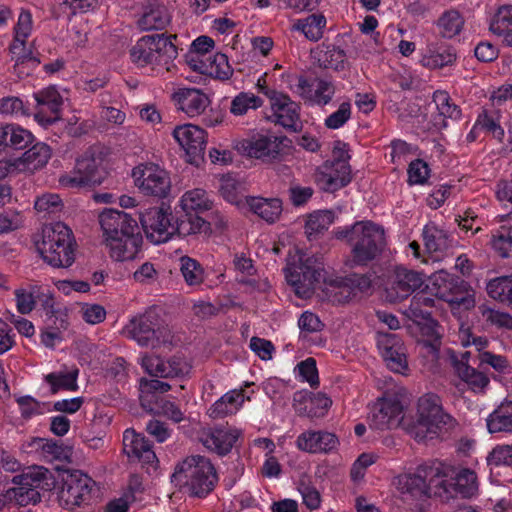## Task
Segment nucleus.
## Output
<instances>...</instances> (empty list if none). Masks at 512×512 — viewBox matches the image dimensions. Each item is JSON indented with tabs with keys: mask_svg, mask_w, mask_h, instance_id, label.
<instances>
[{
	"mask_svg": "<svg viewBox=\"0 0 512 512\" xmlns=\"http://www.w3.org/2000/svg\"><path fill=\"white\" fill-rule=\"evenodd\" d=\"M127 337L146 349L172 350L181 346L183 335L173 332L156 307L133 316L125 325Z\"/></svg>",
	"mask_w": 512,
	"mask_h": 512,
	"instance_id": "f257e3e1",
	"label": "nucleus"
},
{
	"mask_svg": "<svg viewBox=\"0 0 512 512\" xmlns=\"http://www.w3.org/2000/svg\"><path fill=\"white\" fill-rule=\"evenodd\" d=\"M337 238L346 239L350 255L345 264L349 268L368 266L386 247L385 231L371 221H359L337 232Z\"/></svg>",
	"mask_w": 512,
	"mask_h": 512,
	"instance_id": "f03ea898",
	"label": "nucleus"
},
{
	"mask_svg": "<svg viewBox=\"0 0 512 512\" xmlns=\"http://www.w3.org/2000/svg\"><path fill=\"white\" fill-rule=\"evenodd\" d=\"M454 424L452 416L444 411L439 396L426 393L418 398L415 415L407 418L404 429L420 442L438 437Z\"/></svg>",
	"mask_w": 512,
	"mask_h": 512,
	"instance_id": "7ed1b4c3",
	"label": "nucleus"
},
{
	"mask_svg": "<svg viewBox=\"0 0 512 512\" xmlns=\"http://www.w3.org/2000/svg\"><path fill=\"white\" fill-rule=\"evenodd\" d=\"M176 35L151 34L137 40L130 49V58L139 67H150L156 75L164 76L176 68L178 55L173 43Z\"/></svg>",
	"mask_w": 512,
	"mask_h": 512,
	"instance_id": "20e7f679",
	"label": "nucleus"
},
{
	"mask_svg": "<svg viewBox=\"0 0 512 512\" xmlns=\"http://www.w3.org/2000/svg\"><path fill=\"white\" fill-rule=\"evenodd\" d=\"M35 246L41 258L52 267L67 268L75 261L72 231L62 222L44 226Z\"/></svg>",
	"mask_w": 512,
	"mask_h": 512,
	"instance_id": "39448f33",
	"label": "nucleus"
},
{
	"mask_svg": "<svg viewBox=\"0 0 512 512\" xmlns=\"http://www.w3.org/2000/svg\"><path fill=\"white\" fill-rule=\"evenodd\" d=\"M173 481L196 497L206 496L216 483L211 462L203 456H190L180 463L172 476Z\"/></svg>",
	"mask_w": 512,
	"mask_h": 512,
	"instance_id": "423d86ee",
	"label": "nucleus"
},
{
	"mask_svg": "<svg viewBox=\"0 0 512 512\" xmlns=\"http://www.w3.org/2000/svg\"><path fill=\"white\" fill-rule=\"evenodd\" d=\"M406 391L402 387H395L379 397L371 406L368 416L369 426L375 430H389L397 428L407 421L405 409Z\"/></svg>",
	"mask_w": 512,
	"mask_h": 512,
	"instance_id": "0eeeda50",
	"label": "nucleus"
},
{
	"mask_svg": "<svg viewBox=\"0 0 512 512\" xmlns=\"http://www.w3.org/2000/svg\"><path fill=\"white\" fill-rule=\"evenodd\" d=\"M285 278L300 298H308L315 284L326 281L323 256L320 254L302 256L299 264H289L285 269Z\"/></svg>",
	"mask_w": 512,
	"mask_h": 512,
	"instance_id": "6e6552de",
	"label": "nucleus"
},
{
	"mask_svg": "<svg viewBox=\"0 0 512 512\" xmlns=\"http://www.w3.org/2000/svg\"><path fill=\"white\" fill-rule=\"evenodd\" d=\"M106 168L101 153L88 149L75 163L74 169L59 177L65 188H85L100 185L106 177Z\"/></svg>",
	"mask_w": 512,
	"mask_h": 512,
	"instance_id": "1a4fd4ad",
	"label": "nucleus"
},
{
	"mask_svg": "<svg viewBox=\"0 0 512 512\" xmlns=\"http://www.w3.org/2000/svg\"><path fill=\"white\" fill-rule=\"evenodd\" d=\"M433 486H439L441 495L455 491L463 497H472L478 491L477 476L468 468L437 463L431 471Z\"/></svg>",
	"mask_w": 512,
	"mask_h": 512,
	"instance_id": "9d476101",
	"label": "nucleus"
},
{
	"mask_svg": "<svg viewBox=\"0 0 512 512\" xmlns=\"http://www.w3.org/2000/svg\"><path fill=\"white\" fill-rule=\"evenodd\" d=\"M17 486L12 489V494L21 506L35 504L40 501V491H46L53 484L51 472L42 466L25 468L20 475L13 478Z\"/></svg>",
	"mask_w": 512,
	"mask_h": 512,
	"instance_id": "9b49d317",
	"label": "nucleus"
},
{
	"mask_svg": "<svg viewBox=\"0 0 512 512\" xmlns=\"http://www.w3.org/2000/svg\"><path fill=\"white\" fill-rule=\"evenodd\" d=\"M349 158L346 150L335 147L333 160H327L315 173L317 185L327 192H334L346 186L351 181Z\"/></svg>",
	"mask_w": 512,
	"mask_h": 512,
	"instance_id": "f8f14e48",
	"label": "nucleus"
},
{
	"mask_svg": "<svg viewBox=\"0 0 512 512\" xmlns=\"http://www.w3.org/2000/svg\"><path fill=\"white\" fill-rule=\"evenodd\" d=\"M139 219L146 237L154 244L164 243L174 235V217L169 208L149 207L140 212Z\"/></svg>",
	"mask_w": 512,
	"mask_h": 512,
	"instance_id": "ddd939ff",
	"label": "nucleus"
},
{
	"mask_svg": "<svg viewBox=\"0 0 512 512\" xmlns=\"http://www.w3.org/2000/svg\"><path fill=\"white\" fill-rule=\"evenodd\" d=\"M258 86L270 99L275 123L292 132L300 131L303 127L300 118V105L292 101L288 95L274 90H264L260 85V80Z\"/></svg>",
	"mask_w": 512,
	"mask_h": 512,
	"instance_id": "4468645a",
	"label": "nucleus"
},
{
	"mask_svg": "<svg viewBox=\"0 0 512 512\" xmlns=\"http://www.w3.org/2000/svg\"><path fill=\"white\" fill-rule=\"evenodd\" d=\"M132 176L136 186L145 195L164 198L171 188L168 173L158 165L145 164L133 169Z\"/></svg>",
	"mask_w": 512,
	"mask_h": 512,
	"instance_id": "2eb2a0df",
	"label": "nucleus"
},
{
	"mask_svg": "<svg viewBox=\"0 0 512 512\" xmlns=\"http://www.w3.org/2000/svg\"><path fill=\"white\" fill-rule=\"evenodd\" d=\"M141 366L151 376L174 377L189 374L192 365L179 354H144Z\"/></svg>",
	"mask_w": 512,
	"mask_h": 512,
	"instance_id": "dca6fc26",
	"label": "nucleus"
},
{
	"mask_svg": "<svg viewBox=\"0 0 512 512\" xmlns=\"http://www.w3.org/2000/svg\"><path fill=\"white\" fill-rule=\"evenodd\" d=\"M93 480L81 471L67 473L58 491L60 506L72 510L81 505L90 493Z\"/></svg>",
	"mask_w": 512,
	"mask_h": 512,
	"instance_id": "f3484780",
	"label": "nucleus"
},
{
	"mask_svg": "<svg viewBox=\"0 0 512 512\" xmlns=\"http://www.w3.org/2000/svg\"><path fill=\"white\" fill-rule=\"evenodd\" d=\"M435 467L430 466L418 470L416 474H403L397 477V490L404 501L416 499L422 495L434 494L441 496L439 486H433L431 482V471Z\"/></svg>",
	"mask_w": 512,
	"mask_h": 512,
	"instance_id": "a211bd4d",
	"label": "nucleus"
},
{
	"mask_svg": "<svg viewBox=\"0 0 512 512\" xmlns=\"http://www.w3.org/2000/svg\"><path fill=\"white\" fill-rule=\"evenodd\" d=\"M284 140L285 138L274 134L258 133L242 140L238 144V150L249 157L271 161L281 153Z\"/></svg>",
	"mask_w": 512,
	"mask_h": 512,
	"instance_id": "6ab92c4d",
	"label": "nucleus"
},
{
	"mask_svg": "<svg viewBox=\"0 0 512 512\" xmlns=\"http://www.w3.org/2000/svg\"><path fill=\"white\" fill-rule=\"evenodd\" d=\"M173 137L184 149L191 164L198 165L203 160L206 132L202 128L192 124L177 126L173 131Z\"/></svg>",
	"mask_w": 512,
	"mask_h": 512,
	"instance_id": "aec40b11",
	"label": "nucleus"
},
{
	"mask_svg": "<svg viewBox=\"0 0 512 512\" xmlns=\"http://www.w3.org/2000/svg\"><path fill=\"white\" fill-rule=\"evenodd\" d=\"M424 283V275L415 270L403 266L395 268L389 287L387 298L391 302H397L409 297L415 290L421 288Z\"/></svg>",
	"mask_w": 512,
	"mask_h": 512,
	"instance_id": "412c9836",
	"label": "nucleus"
},
{
	"mask_svg": "<svg viewBox=\"0 0 512 512\" xmlns=\"http://www.w3.org/2000/svg\"><path fill=\"white\" fill-rule=\"evenodd\" d=\"M99 223L105 242L119 236L140 232L137 221L123 211L106 209L99 215Z\"/></svg>",
	"mask_w": 512,
	"mask_h": 512,
	"instance_id": "4be33fe9",
	"label": "nucleus"
},
{
	"mask_svg": "<svg viewBox=\"0 0 512 512\" xmlns=\"http://www.w3.org/2000/svg\"><path fill=\"white\" fill-rule=\"evenodd\" d=\"M294 92L311 105L323 107L332 101L336 87L326 79H316L310 83L307 78L300 76L294 85Z\"/></svg>",
	"mask_w": 512,
	"mask_h": 512,
	"instance_id": "5701e85b",
	"label": "nucleus"
},
{
	"mask_svg": "<svg viewBox=\"0 0 512 512\" xmlns=\"http://www.w3.org/2000/svg\"><path fill=\"white\" fill-rule=\"evenodd\" d=\"M37 102L35 119L43 126L50 125L60 119L63 100L54 87L45 88L34 94Z\"/></svg>",
	"mask_w": 512,
	"mask_h": 512,
	"instance_id": "b1692460",
	"label": "nucleus"
},
{
	"mask_svg": "<svg viewBox=\"0 0 512 512\" xmlns=\"http://www.w3.org/2000/svg\"><path fill=\"white\" fill-rule=\"evenodd\" d=\"M172 100L179 110L189 117L202 114L210 104L208 96L197 88L179 87L172 94Z\"/></svg>",
	"mask_w": 512,
	"mask_h": 512,
	"instance_id": "393cba45",
	"label": "nucleus"
},
{
	"mask_svg": "<svg viewBox=\"0 0 512 512\" xmlns=\"http://www.w3.org/2000/svg\"><path fill=\"white\" fill-rule=\"evenodd\" d=\"M331 404V399L323 393L300 391L294 395L293 406L296 413L308 418L323 417Z\"/></svg>",
	"mask_w": 512,
	"mask_h": 512,
	"instance_id": "a878e982",
	"label": "nucleus"
},
{
	"mask_svg": "<svg viewBox=\"0 0 512 512\" xmlns=\"http://www.w3.org/2000/svg\"><path fill=\"white\" fill-rule=\"evenodd\" d=\"M469 354H451L450 361L455 374L470 390L482 393L489 384V378L468 364Z\"/></svg>",
	"mask_w": 512,
	"mask_h": 512,
	"instance_id": "bb28decb",
	"label": "nucleus"
},
{
	"mask_svg": "<svg viewBox=\"0 0 512 512\" xmlns=\"http://www.w3.org/2000/svg\"><path fill=\"white\" fill-rule=\"evenodd\" d=\"M123 450L131 461H139L143 464H153L157 461L150 443L133 429L125 430L123 434Z\"/></svg>",
	"mask_w": 512,
	"mask_h": 512,
	"instance_id": "cd10ccee",
	"label": "nucleus"
},
{
	"mask_svg": "<svg viewBox=\"0 0 512 512\" xmlns=\"http://www.w3.org/2000/svg\"><path fill=\"white\" fill-rule=\"evenodd\" d=\"M241 434V430L237 428L222 427L204 431L200 440L207 449L225 455L232 449Z\"/></svg>",
	"mask_w": 512,
	"mask_h": 512,
	"instance_id": "c85d7f7f",
	"label": "nucleus"
},
{
	"mask_svg": "<svg viewBox=\"0 0 512 512\" xmlns=\"http://www.w3.org/2000/svg\"><path fill=\"white\" fill-rule=\"evenodd\" d=\"M338 439L326 431H305L296 440V447L308 453H327L336 449Z\"/></svg>",
	"mask_w": 512,
	"mask_h": 512,
	"instance_id": "c756f323",
	"label": "nucleus"
},
{
	"mask_svg": "<svg viewBox=\"0 0 512 512\" xmlns=\"http://www.w3.org/2000/svg\"><path fill=\"white\" fill-rule=\"evenodd\" d=\"M251 396L244 389H233L225 393L208 410L211 418L219 419L236 414Z\"/></svg>",
	"mask_w": 512,
	"mask_h": 512,
	"instance_id": "7c9ffc66",
	"label": "nucleus"
},
{
	"mask_svg": "<svg viewBox=\"0 0 512 512\" xmlns=\"http://www.w3.org/2000/svg\"><path fill=\"white\" fill-rule=\"evenodd\" d=\"M142 236L140 232H134L127 236H119L105 244L109 248L110 257L116 261L132 260L138 254L142 245Z\"/></svg>",
	"mask_w": 512,
	"mask_h": 512,
	"instance_id": "2f4dec72",
	"label": "nucleus"
},
{
	"mask_svg": "<svg viewBox=\"0 0 512 512\" xmlns=\"http://www.w3.org/2000/svg\"><path fill=\"white\" fill-rule=\"evenodd\" d=\"M51 148L45 143H36L16 159L18 172H34L44 167L51 158Z\"/></svg>",
	"mask_w": 512,
	"mask_h": 512,
	"instance_id": "473e14b6",
	"label": "nucleus"
},
{
	"mask_svg": "<svg viewBox=\"0 0 512 512\" xmlns=\"http://www.w3.org/2000/svg\"><path fill=\"white\" fill-rule=\"evenodd\" d=\"M313 59L318 66L324 69H333L334 71L345 70L348 66L347 56L343 49L334 45H328L317 48L312 51Z\"/></svg>",
	"mask_w": 512,
	"mask_h": 512,
	"instance_id": "72a5a7b5",
	"label": "nucleus"
},
{
	"mask_svg": "<svg viewBox=\"0 0 512 512\" xmlns=\"http://www.w3.org/2000/svg\"><path fill=\"white\" fill-rule=\"evenodd\" d=\"M244 201L250 211L269 223L275 222L282 212V202L277 198L245 197Z\"/></svg>",
	"mask_w": 512,
	"mask_h": 512,
	"instance_id": "f704fd0d",
	"label": "nucleus"
},
{
	"mask_svg": "<svg viewBox=\"0 0 512 512\" xmlns=\"http://www.w3.org/2000/svg\"><path fill=\"white\" fill-rule=\"evenodd\" d=\"M456 51L445 43H430L427 53L423 58L425 66L432 69H439L452 65L456 61Z\"/></svg>",
	"mask_w": 512,
	"mask_h": 512,
	"instance_id": "c9c22d12",
	"label": "nucleus"
},
{
	"mask_svg": "<svg viewBox=\"0 0 512 512\" xmlns=\"http://www.w3.org/2000/svg\"><path fill=\"white\" fill-rule=\"evenodd\" d=\"M33 139L32 133L20 126L7 124L0 127V150L6 147L24 149Z\"/></svg>",
	"mask_w": 512,
	"mask_h": 512,
	"instance_id": "e433bc0d",
	"label": "nucleus"
},
{
	"mask_svg": "<svg viewBox=\"0 0 512 512\" xmlns=\"http://www.w3.org/2000/svg\"><path fill=\"white\" fill-rule=\"evenodd\" d=\"M327 20L322 14H311L298 19L292 25V30L302 33L309 41H318L323 37Z\"/></svg>",
	"mask_w": 512,
	"mask_h": 512,
	"instance_id": "4c0bfd02",
	"label": "nucleus"
},
{
	"mask_svg": "<svg viewBox=\"0 0 512 512\" xmlns=\"http://www.w3.org/2000/svg\"><path fill=\"white\" fill-rule=\"evenodd\" d=\"M489 433L512 432V401L503 402L487 418Z\"/></svg>",
	"mask_w": 512,
	"mask_h": 512,
	"instance_id": "58836bf2",
	"label": "nucleus"
},
{
	"mask_svg": "<svg viewBox=\"0 0 512 512\" xmlns=\"http://www.w3.org/2000/svg\"><path fill=\"white\" fill-rule=\"evenodd\" d=\"M212 206L213 201L207 192L200 188L187 191L181 197V207L188 214L205 212L212 209Z\"/></svg>",
	"mask_w": 512,
	"mask_h": 512,
	"instance_id": "ea45409f",
	"label": "nucleus"
},
{
	"mask_svg": "<svg viewBox=\"0 0 512 512\" xmlns=\"http://www.w3.org/2000/svg\"><path fill=\"white\" fill-rule=\"evenodd\" d=\"M298 325L301 329V337L304 342H308L313 345H320L322 339L318 332L321 331L323 324L316 314L305 311L300 316Z\"/></svg>",
	"mask_w": 512,
	"mask_h": 512,
	"instance_id": "a19ab883",
	"label": "nucleus"
},
{
	"mask_svg": "<svg viewBox=\"0 0 512 512\" xmlns=\"http://www.w3.org/2000/svg\"><path fill=\"white\" fill-rule=\"evenodd\" d=\"M170 389L166 382L142 378L139 382L141 405L147 410H153L152 404L157 402V393H164Z\"/></svg>",
	"mask_w": 512,
	"mask_h": 512,
	"instance_id": "79ce46f5",
	"label": "nucleus"
},
{
	"mask_svg": "<svg viewBox=\"0 0 512 512\" xmlns=\"http://www.w3.org/2000/svg\"><path fill=\"white\" fill-rule=\"evenodd\" d=\"M488 295L512 308V274L491 279L486 285Z\"/></svg>",
	"mask_w": 512,
	"mask_h": 512,
	"instance_id": "37998d69",
	"label": "nucleus"
},
{
	"mask_svg": "<svg viewBox=\"0 0 512 512\" xmlns=\"http://www.w3.org/2000/svg\"><path fill=\"white\" fill-rule=\"evenodd\" d=\"M170 20L168 9L165 6H156L145 12L138 23L142 30H162Z\"/></svg>",
	"mask_w": 512,
	"mask_h": 512,
	"instance_id": "c03bdc74",
	"label": "nucleus"
},
{
	"mask_svg": "<svg viewBox=\"0 0 512 512\" xmlns=\"http://www.w3.org/2000/svg\"><path fill=\"white\" fill-rule=\"evenodd\" d=\"M179 269L188 286H199L204 282V268L196 259L189 256L180 257Z\"/></svg>",
	"mask_w": 512,
	"mask_h": 512,
	"instance_id": "a18cd8bd",
	"label": "nucleus"
},
{
	"mask_svg": "<svg viewBox=\"0 0 512 512\" xmlns=\"http://www.w3.org/2000/svg\"><path fill=\"white\" fill-rule=\"evenodd\" d=\"M78 370L73 369L67 372H54L45 376V381L50 386L52 394H56L61 390L75 391L77 385Z\"/></svg>",
	"mask_w": 512,
	"mask_h": 512,
	"instance_id": "49530a36",
	"label": "nucleus"
},
{
	"mask_svg": "<svg viewBox=\"0 0 512 512\" xmlns=\"http://www.w3.org/2000/svg\"><path fill=\"white\" fill-rule=\"evenodd\" d=\"M464 25V20L459 12L449 10L438 19L437 27L443 38L451 39L458 35Z\"/></svg>",
	"mask_w": 512,
	"mask_h": 512,
	"instance_id": "de8ad7c7",
	"label": "nucleus"
},
{
	"mask_svg": "<svg viewBox=\"0 0 512 512\" xmlns=\"http://www.w3.org/2000/svg\"><path fill=\"white\" fill-rule=\"evenodd\" d=\"M263 100L251 92H240L231 101L230 112L234 116H243L251 110L261 107Z\"/></svg>",
	"mask_w": 512,
	"mask_h": 512,
	"instance_id": "09e8293b",
	"label": "nucleus"
},
{
	"mask_svg": "<svg viewBox=\"0 0 512 512\" xmlns=\"http://www.w3.org/2000/svg\"><path fill=\"white\" fill-rule=\"evenodd\" d=\"M423 239L425 247L429 252L443 251L449 246L448 234L434 224L424 227Z\"/></svg>",
	"mask_w": 512,
	"mask_h": 512,
	"instance_id": "8fccbe9b",
	"label": "nucleus"
},
{
	"mask_svg": "<svg viewBox=\"0 0 512 512\" xmlns=\"http://www.w3.org/2000/svg\"><path fill=\"white\" fill-rule=\"evenodd\" d=\"M207 225L208 223L203 218L186 213L174 223V234L177 233L182 237L198 234L205 230Z\"/></svg>",
	"mask_w": 512,
	"mask_h": 512,
	"instance_id": "3c124183",
	"label": "nucleus"
},
{
	"mask_svg": "<svg viewBox=\"0 0 512 512\" xmlns=\"http://www.w3.org/2000/svg\"><path fill=\"white\" fill-rule=\"evenodd\" d=\"M334 221V214L331 211H317L308 217L305 225V232L309 238L316 237L326 231Z\"/></svg>",
	"mask_w": 512,
	"mask_h": 512,
	"instance_id": "603ef678",
	"label": "nucleus"
},
{
	"mask_svg": "<svg viewBox=\"0 0 512 512\" xmlns=\"http://www.w3.org/2000/svg\"><path fill=\"white\" fill-rule=\"evenodd\" d=\"M345 282V278H336L329 281L325 293L331 302L343 304L355 297L352 293L351 286Z\"/></svg>",
	"mask_w": 512,
	"mask_h": 512,
	"instance_id": "864d4df0",
	"label": "nucleus"
},
{
	"mask_svg": "<svg viewBox=\"0 0 512 512\" xmlns=\"http://www.w3.org/2000/svg\"><path fill=\"white\" fill-rule=\"evenodd\" d=\"M442 333L440 327L433 321L427 322L421 328V339L419 344L422 349H430L431 352H439L442 344Z\"/></svg>",
	"mask_w": 512,
	"mask_h": 512,
	"instance_id": "5fc2aeb1",
	"label": "nucleus"
},
{
	"mask_svg": "<svg viewBox=\"0 0 512 512\" xmlns=\"http://www.w3.org/2000/svg\"><path fill=\"white\" fill-rule=\"evenodd\" d=\"M207 75L218 78L228 79L232 74V69L228 63V58L223 53H216L208 56V67L205 68Z\"/></svg>",
	"mask_w": 512,
	"mask_h": 512,
	"instance_id": "6e6d98bb",
	"label": "nucleus"
},
{
	"mask_svg": "<svg viewBox=\"0 0 512 512\" xmlns=\"http://www.w3.org/2000/svg\"><path fill=\"white\" fill-rule=\"evenodd\" d=\"M14 294L18 312L29 314L35 307L38 287L30 286L29 289L19 288L15 290Z\"/></svg>",
	"mask_w": 512,
	"mask_h": 512,
	"instance_id": "4d7b16f0",
	"label": "nucleus"
},
{
	"mask_svg": "<svg viewBox=\"0 0 512 512\" xmlns=\"http://www.w3.org/2000/svg\"><path fill=\"white\" fill-rule=\"evenodd\" d=\"M433 101L436 104L440 115L452 119L460 117V108L451 102L450 96L446 91H435L433 94Z\"/></svg>",
	"mask_w": 512,
	"mask_h": 512,
	"instance_id": "13d9d810",
	"label": "nucleus"
},
{
	"mask_svg": "<svg viewBox=\"0 0 512 512\" xmlns=\"http://www.w3.org/2000/svg\"><path fill=\"white\" fill-rule=\"evenodd\" d=\"M352 115V105L349 101L342 102L336 111L326 117L324 125L328 129H339L343 127Z\"/></svg>",
	"mask_w": 512,
	"mask_h": 512,
	"instance_id": "bf43d9fd",
	"label": "nucleus"
},
{
	"mask_svg": "<svg viewBox=\"0 0 512 512\" xmlns=\"http://www.w3.org/2000/svg\"><path fill=\"white\" fill-rule=\"evenodd\" d=\"M512 26V6L503 5L499 7L492 17L489 25V30L498 35L506 28Z\"/></svg>",
	"mask_w": 512,
	"mask_h": 512,
	"instance_id": "052dcab7",
	"label": "nucleus"
},
{
	"mask_svg": "<svg viewBox=\"0 0 512 512\" xmlns=\"http://www.w3.org/2000/svg\"><path fill=\"white\" fill-rule=\"evenodd\" d=\"M23 222V216L17 210L8 209L0 212V235L19 229Z\"/></svg>",
	"mask_w": 512,
	"mask_h": 512,
	"instance_id": "680f3d73",
	"label": "nucleus"
},
{
	"mask_svg": "<svg viewBox=\"0 0 512 512\" xmlns=\"http://www.w3.org/2000/svg\"><path fill=\"white\" fill-rule=\"evenodd\" d=\"M476 127L491 132L498 140H502L504 137V129L500 126L498 119L490 115L486 109H483L478 115Z\"/></svg>",
	"mask_w": 512,
	"mask_h": 512,
	"instance_id": "e2e57ef3",
	"label": "nucleus"
},
{
	"mask_svg": "<svg viewBox=\"0 0 512 512\" xmlns=\"http://www.w3.org/2000/svg\"><path fill=\"white\" fill-rule=\"evenodd\" d=\"M34 207L40 213L53 214L60 211L63 204L59 195L47 193L36 199Z\"/></svg>",
	"mask_w": 512,
	"mask_h": 512,
	"instance_id": "0e129e2a",
	"label": "nucleus"
},
{
	"mask_svg": "<svg viewBox=\"0 0 512 512\" xmlns=\"http://www.w3.org/2000/svg\"><path fill=\"white\" fill-rule=\"evenodd\" d=\"M0 113L5 116H24L27 109L23 101L16 96H7L0 99Z\"/></svg>",
	"mask_w": 512,
	"mask_h": 512,
	"instance_id": "69168bd1",
	"label": "nucleus"
},
{
	"mask_svg": "<svg viewBox=\"0 0 512 512\" xmlns=\"http://www.w3.org/2000/svg\"><path fill=\"white\" fill-rule=\"evenodd\" d=\"M376 344L381 352H399L403 348L402 339L395 333L378 332Z\"/></svg>",
	"mask_w": 512,
	"mask_h": 512,
	"instance_id": "338daca9",
	"label": "nucleus"
},
{
	"mask_svg": "<svg viewBox=\"0 0 512 512\" xmlns=\"http://www.w3.org/2000/svg\"><path fill=\"white\" fill-rule=\"evenodd\" d=\"M487 461L492 466L512 465V444L498 445L493 448L487 457Z\"/></svg>",
	"mask_w": 512,
	"mask_h": 512,
	"instance_id": "774afa93",
	"label": "nucleus"
}]
</instances>
